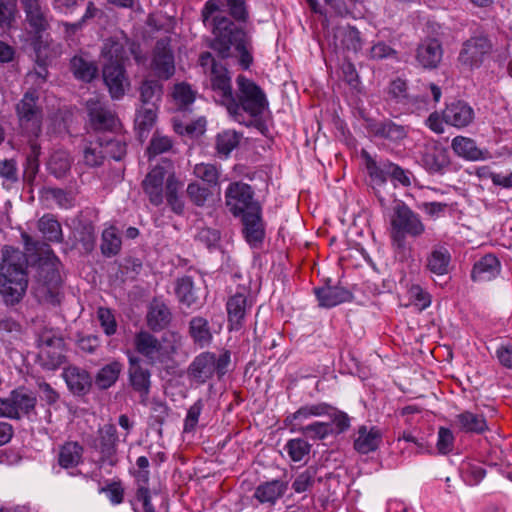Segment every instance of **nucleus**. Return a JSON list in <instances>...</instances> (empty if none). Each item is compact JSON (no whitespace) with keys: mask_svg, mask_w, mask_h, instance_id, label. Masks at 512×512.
<instances>
[{"mask_svg":"<svg viewBox=\"0 0 512 512\" xmlns=\"http://www.w3.org/2000/svg\"><path fill=\"white\" fill-rule=\"evenodd\" d=\"M27 257L19 249L6 246L2 249L0 264V294L7 304L18 303L24 296L28 279Z\"/></svg>","mask_w":512,"mask_h":512,"instance_id":"nucleus-1","label":"nucleus"},{"mask_svg":"<svg viewBox=\"0 0 512 512\" xmlns=\"http://www.w3.org/2000/svg\"><path fill=\"white\" fill-rule=\"evenodd\" d=\"M212 33L214 38L210 46L221 58L232 56L231 49L234 48L239 55V65L242 69L250 68L253 63V56L250 41L245 31L238 28L226 17H216L213 19Z\"/></svg>","mask_w":512,"mask_h":512,"instance_id":"nucleus-2","label":"nucleus"},{"mask_svg":"<svg viewBox=\"0 0 512 512\" xmlns=\"http://www.w3.org/2000/svg\"><path fill=\"white\" fill-rule=\"evenodd\" d=\"M26 13V21L30 27L28 38L36 53L37 61L46 65L49 60L57 57L60 51L57 47H51L47 39H43L42 33L48 28V21L41 10L39 0H22Z\"/></svg>","mask_w":512,"mask_h":512,"instance_id":"nucleus-3","label":"nucleus"},{"mask_svg":"<svg viewBox=\"0 0 512 512\" xmlns=\"http://www.w3.org/2000/svg\"><path fill=\"white\" fill-rule=\"evenodd\" d=\"M199 62L207 75L206 87L212 91L214 100L225 105L232 113L234 109L238 108V105L235 102L229 71L226 67L216 63L209 52L202 53Z\"/></svg>","mask_w":512,"mask_h":512,"instance_id":"nucleus-4","label":"nucleus"},{"mask_svg":"<svg viewBox=\"0 0 512 512\" xmlns=\"http://www.w3.org/2000/svg\"><path fill=\"white\" fill-rule=\"evenodd\" d=\"M181 342L182 336L176 331H167L161 340L147 331H140L134 339L137 352L146 357L151 364L170 360Z\"/></svg>","mask_w":512,"mask_h":512,"instance_id":"nucleus-5","label":"nucleus"},{"mask_svg":"<svg viewBox=\"0 0 512 512\" xmlns=\"http://www.w3.org/2000/svg\"><path fill=\"white\" fill-rule=\"evenodd\" d=\"M425 232L421 217L407 205H397L390 220V237L398 247H403L407 236L417 238Z\"/></svg>","mask_w":512,"mask_h":512,"instance_id":"nucleus-6","label":"nucleus"},{"mask_svg":"<svg viewBox=\"0 0 512 512\" xmlns=\"http://www.w3.org/2000/svg\"><path fill=\"white\" fill-rule=\"evenodd\" d=\"M225 202L229 211L236 217L261 209L259 203L254 200L251 186L244 182H233L227 187Z\"/></svg>","mask_w":512,"mask_h":512,"instance_id":"nucleus-7","label":"nucleus"},{"mask_svg":"<svg viewBox=\"0 0 512 512\" xmlns=\"http://www.w3.org/2000/svg\"><path fill=\"white\" fill-rule=\"evenodd\" d=\"M38 362L46 370H56L65 361V342L50 332L43 333L38 342Z\"/></svg>","mask_w":512,"mask_h":512,"instance_id":"nucleus-8","label":"nucleus"},{"mask_svg":"<svg viewBox=\"0 0 512 512\" xmlns=\"http://www.w3.org/2000/svg\"><path fill=\"white\" fill-rule=\"evenodd\" d=\"M239 91V101L243 109L251 116L261 115L268 107V101L263 90L252 80L243 75L236 79Z\"/></svg>","mask_w":512,"mask_h":512,"instance_id":"nucleus-9","label":"nucleus"},{"mask_svg":"<svg viewBox=\"0 0 512 512\" xmlns=\"http://www.w3.org/2000/svg\"><path fill=\"white\" fill-rule=\"evenodd\" d=\"M491 51L492 44L487 37H471L463 43L458 61L463 67L474 70L483 64L485 56L489 55Z\"/></svg>","mask_w":512,"mask_h":512,"instance_id":"nucleus-10","label":"nucleus"},{"mask_svg":"<svg viewBox=\"0 0 512 512\" xmlns=\"http://www.w3.org/2000/svg\"><path fill=\"white\" fill-rule=\"evenodd\" d=\"M37 100L36 92L28 91L16 107L21 127L34 135H38L41 130L42 113Z\"/></svg>","mask_w":512,"mask_h":512,"instance_id":"nucleus-11","label":"nucleus"},{"mask_svg":"<svg viewBox=\"0 0 512 512\" xmlns=\"http://www.w3.org/2000/svg\"><path fill=\"white\" fill-rule=\"evenodd\" d=\"M129 48L130 52L134 55V59L138 64L144 63L143 57L138 53V47L135 44L130 43L129 40L121 36L119 38L112 37L107 39L101 50V57L104 60V64H120L123 65L126 60V48Z\"/></svg>","mask_w":512,"mask_h":512,"instance_id":"nucleus-12","label":"nucleus"},{"mask_svg":"<svg viewBox=\"0 0 512 512\" xmlns=\"http://www.w3.org/2000/svg\"><path fill=\"white\" fill-rule=\"evenodd\" d=\"M419 163L429 173H442L450 163L448 151L435 141L428 142L420 152Z\"/></svg>","mask_w":512,"mask_h":512,"instance_id":"nucleus-13","label":"nucleus"},{"mask_svg":"<svg viewBox=\"0 0 512 512\" xmlns=\"http://www.w3.org/2000/svg\"><path fill=\"white\" fill-rule=\"evenodd\" d=\"M58 266L59 260L54 255L49 258L48 262L40 266L39 276L41 283H39L37 292L45 300L52 299L60 286L61 279Z\"/></svg>","mask_w":512,"mask_h":512,"instance_id":"nucleus-14","label":"nucleus"},{"mask_svg":"<svg viewBox=\"0 0 512 512\" xmlns=\"http://www.w3.org/2000/svg\"><path fill=\"white\" fill-rule=\"evenodd\" d=\"M117 442V431L113 424L107 423L98 429V438L96 440L95 447L101 453V462L103 464H116Z\"/></svg>","mask_w":512,"mask_h":512,"instance_id":"nucleus-15","label":"nucleus"},{"mask_svg":"<svg viewBox=\"0 0 512 512\" xmlns=\"http://www.w3.org/2000/svg\"><path fill=\"white\" fill-rule=\"evenodd\" d=\"M86 106L90 124L95 130H112L117 127L118 119L104 107L99 97L89 99Z\"/></svg>","mask_w":512,"mask_h":512,"instance_id":"nucleus-16","label":"nucleus"},{"mask_svg":"<svg viewBox=\"0 0 512 512\" xmlns=\"http://www.w3.org/2000/svg\"><path fill=\"white\" fill-rule=\"evenodd\" d=\"M103 80L113 99L122 98L130 85L124 67L120 64H103Z\"/></svg>","mask_w":512,"mask_h":512,"instance_id":"nucleus-17","label":"nucleus"},{"mask_svg":"<svg viewBox=\"0 0 512 512\" xmlns=\"http://www.w3.org/2000/svg\"><path fill=\"white\" fill-rule=\"evenodd\" d=\"M152 69L162 79H169L175 73L174 56L167 41H159L155 47Z\"/></svg>","mask_w":512,"mask_h":512,"instance_id":"nucleus-18","label":"nucleus"},{"mask_svg":"<svg viewBox=\"0 0 512 512\" xmlns=\"http://www.w3.org/2000/svg\"><path fill=\"white\" fill-rule=\"evenodd\" d=\"M474 118L473 108L464 101L453 102L443 110L445 123L459 129L469 126Z\"/></svg>","mask_w":512,"mask_h":512,"instance_id":"nucleus-19","label":"nucleus"},{"mask_svg":"<svg viewBox=\"0 0 512 512\" xmlns=\"http://www.w3.org/2000/svg\"><path fill=\"white\" fill-rule=\"evenodd\" d=\"M216 370V355L210 352L199 354L188 368L189 377L199 384L210 379Z\"/></svg>","mask_w":512,"mask_h":512,"instance_id":"nucleus-20","label":"nucleus"},{"mask_svg":"<svg viewBox=\"0 0 512 512\" xmlns=\"http://www.w3.org/2000/svg\"><path fill=\"white\" fill-rule=\"evenodd\" d=\"M166 170L162 166L154 167L142 182V187L152 204L158 206L163 202V184Z\"/></svg>","mask_w":512,"mask_h":512,"instance_id":"nucleus-21","label":"nucleus"},{"mask_svg":"<svg viewBox=\"0 0 512 512\" xmlns=\"http://www.w3.org/2000/svg\"><path fill=\"white\" fill-rule=\"evenodd\" d=\"M500 272V260L493 254H486L475 262L471 278L475 282H487L498 277Z\"/></svg>","mask_w":512,"mask_h":512,"instance_id":"nucleus-22","label":"nucleus"},{"mask_svg":"<svg viewBox=\"0 0 512 512\" xmlns=\"http://www.w3.org/2000/svg\"><path fill=\"white\" fill-rule=\"evenodd\" d=\"M443 49L436 39H428L422 42L416 54L418 63L426 69L436 68L442 60Z\"/></svg>","mask_w":512,"mask_h":512,"instance_id":"nucleus-23","label":"nucleus"},{"mask_svg":"<svg viewBox=\"0 0 512 512\" xmlns=\"http://www.w3.org/2000/svg\"><path fill=\"white\" fill-rule=\"evenodd\" d=\"M244 235L251 246L259 245L265 236V228L261 217V209L246 213L242 216Z\"/></svg>","mask_w":512,"mask_h":512,"instance_id":"nucleus-24","label":"nucleus"},{"mask_svg":"<svg viewBox=\"0 0 512 512\" xmlns=\"http://www.w3.org/2000/svg\"><path fill=\"white\" fill-rule=\"evenodd\" d=\"M382 440V432L378 427L360 426L354 440V448L361 454L377 450Z\"/></svg>","mask_w":512,"mask_h":512,"instance_id":"nucleus-25","label":"nucleus"},{"mask_svg":"<svg viewBox=\"0 0 512 512\" xmlns=\"http://www.w3.org/2000/svg\"><path fill=\"white\" fill-rule=\"evenodd\" d=\"M129 363L130 383L133 389L140 394L142 402H145L150 391V372L142 368L139 359L134 356L129 357Z\"/></svg>","mask_w":512,"mask_h":512,"instance_id":"nucleus-26","label":"nucleus"},{"mask_svg":"<svg viewBox=\"0 0 512 512\" xmlns=\"http://www.w3.org/2000/svg\"><path fill=\"white\" fill-rule=\"evenodd\" d=\"M451 147L457 156L469 161L486 160L488 158V152L478 148L476 142L469 137H454Z\"/></svg>","mask_w":512,"mask_h":512,"instance_id":"nucleus-27","label":"nucleus"},{"mask_svg":"<svg viewBox=\"0 0 512 512\" xmlns=\"http://www.w3.org/2000/svg\"><path fill=\"white\" fill-rule=\"evenodd\" d=\"M247 307V296L243 293H236L228 299L226 308L230 330H239L242 327Z\"/></svg>","mask_w":512,"mask_h":512,"instance_id":"nucleus-28","label":"nucleus"},{"mask_svg":"<svg viewBox=\"0 0 512 512\" xmlns=\"http://www.w3.org/2000/svg\"><path fill=\"white\" fill-rule=\"evenodd\" d=\"M8 399L16 412L12 419H20L23 415H28L34 410L37 402L35 395L24 388L13 390Z\"/></svg>","mask_w":512,"mask_h":512,"instance_id":"nucleus-29","label":"nucleus"},{"mask_svg":"<svg viewBox=\"0 0 512 512\" xmlns=\"http://www.w3.org/2000/svg\"><path fill=\"white\" fill-rule=\"evenodd\" d=\"M327 403L308 404L286 417L285 422L290 428L305 426L304 423L312 417H323L328 412Z\"/></svg>","mask_w":512,"mask_h":512,"instance_id":"nucleus-30","label":"nucleus"},{"mask_svg":"<svg viewBox=\"0 0 512 512\" xmlns=\"http://www.w3.org/2000/svg\"><path fill=\"white\" fill-rule=\"evenodd\" d=\"M319 305L325 308H331L341 303L350 301L352 294L338 286H325L315 290Z\"/></svg>","mask_w":512,"mask_h":512,"instance_id":"nucleus-31","label":"nucleus"},{"mask_svg":"<svg viewBox=\"0 0 512 512\" xmlns=\"http://www.w3.org/2000/svg\"><path fill=\"white\" fill-rule=\"evenodd\" d=\"M287 490V485L280 480H272L260 484L254 492V497L262 504L274 505Z\"/></svg>","mask_w":512,"mask_h":512,"instance_id":"nucleus-32","label":"nucleus"},{"mask_svg":"<svg viewBox=\"0 0 512 512\" xmlns=\"http://www.w3.org/2000/svg\"><path fill=\"white\" fill-rule=\"evenodd\" d=\"M454 424L466 433L481 434L488 429L487 421L483 415L464 411L455 416Z\"/></svg>","mask_w":512,"mask_h":512,"instance_id":"nucleus-33","label":"nucleus"},{"mask_svg":"<svg viewBox=\"0 0 512 512\" xmlns=\"http://www.w3.org/2000/svg\"><path fill=\"white\" fill-rule=\"evenodd\" d=\"M171 312L163 302L154 300L147 313V325L153 331L163 330L171 322Z\"/></svg>","mask_w":512,"mask_h":512,"instance_id":"nucleus-34","label":"nucleus"},{"mask_svg":"<svg viewBox=\"0 0 512 512\" xmlns=\"http://www.w3.org/2000/svg\"><path fill=\"white\" fill-rule=\"evenodd\" d=\"M63 378L74 393H85L91 386V377L88 372L75 366L65 368Z\"/></svg>","mask_w":512,"mask_h":512,"instance_id":"nucleus-35","label":"nucleus"},{"mask_svg":"<svg viewBox=\"0 0 512 512\" xmlns=\"http://www.w3.org/2000/svg\"><path fill=\"white\" fill-rule=\"evenodd\" d=\"M189 334L193 342L201 348L210 345L213 339L209 321L201 316L193 317L190 320Z\"/></svg>","mask_w":512,"mask_h":512,"instance_id":"nucleus-36","label":"nucleus"},{"mask_svg":"<svg viewBox=\"0 0 512 512\" xmlns=\"http://www.w3.org/2000/svg\"><path fill=\"white\" fill-rule=\"evenodd\" d=\"M70 69L74 77L83 82H91L98 73V67L84 55H75L70 60Z\"/></svg>","mask_w":512,"mask_h":512,"instance_id":"nucleus-37","label":"nucleus"},{"mask_svg":"<svg viewBox=\"0 0 512 512\" xmlns=\"http://www.w3.org/2000/svg\"><path fill=\"white\" fill-rule=\"evenodd\" d=\"M83 447L76 441L65 442L59 448L58 463L64 469L76 467L82 461Z\"/></svg>","mask_w":512,"mask_h":512,"instance_id":"nucleus-38","label":"nucleus"},{"mask_svg":"<svg viewBox=\"0 0 512 512\" xmlns=\"http://www.w3.org/2000/svg\"><path fill=\"white\" fill-rule=\"evenodd\" d=\"M157 119V107L143 106L137 111L135 128L139 137H146Z\"/></svg>","mask_w":512,"mask_h":512,"instance_id":"nucleus-39","label":"nucleus"},{"mask_svg":"<svg viewBox=\"0 0 512 512\" xmlns=\"http://www.w3.org/2000/svg\"><path fill=\"white\" fill-rule=\"evenodd\" d=\"M290 432L301 433L302 435L314 440H323L327 436L333 434V428L331 427V424L326 421H316L305 426L290 428Z\"/></svg>","mask_w":512,"mask_h":512,"instance_id":"nucleus-40","label":"nucleus"},{"mask_svg":"<svg viewBox=\"0 0 512 512\" xmlns=\"http://www.w3.org/2000/svg\"><path fill=\"white\" fill-rule=\"evenodd\" d=\"M38 229L43 237L50 242H62L63 234L60 223L50 214L42 216L38 221Z\"/></svg>","mask_w":512,"mask_h":512,"instance_id":"nucleus-41","label":"nucleus"},{"mask_svg":"<svg viewBox=\"0 0 512 512\" xmlns=\"http://www.w3.org/2000/svg\"><path fill=\"white\" fill-rule=\"evenodd\" d=\"M163 88L155 80H145L140 86V99L143 106L157 107L161 100Z\"/></svg>","mask_w":512,"mask_h":512,"instance_id":"nucleus-42","label":"nucleus"},{"mask_svg":"<svg viewBox=\"0 0 512 512\" xmlns=\"http://www.w3.org/2000/svg\"><path fill=\"white\" fill-rule=\"evenodd\" d=\"M241 135L234 130H224L216 136V151L220 156L228 157L239 145Z\"/></svg>","mask_w":512,"mask_h":512,"instance_id":"nucleus-43","label":"nucleus"},{"mask_svg":"<svg viewBox=\"0 0 512 512\" xmlns=\"http://www.w3.org/2000/svg\"><path fill=\"white\" fill-rule=\"evenodd\" d=\"M41 198L47 205L54 203L64 209L70 208L74 204L72 195L59 188H43L41 190Z\"/></svg>","mask_w":512,"mask_h":512,"instance_id":"nucleus-44","label":"nucleus"},{"mask_svg":"<svg viewBox=\"0 0 512 512\" xmlns=\"http://www.w3.org/2000/svg\"><path fill=\"white\" fill-rule=\"evenodd\" d=\"M122 365L118 361H113L102 367L96 375L95 383L101 389L111 387L118 379Z\"/></svg>","mask_w":512,"mask_h":512,"instance_id":"nucleus-45","label":"nucleus"},{"mask_svg":"<svg viewBox=\"0 0 512 512\" xmlns=\"http://www.w3.org/2000/svg\"><path fill=\"white\" fill-rule=\"evenodd\" d=\"M206 124L207 122L204 117H199L190 123H183L178 119L173 120L175 132L180 135H186L190 138H196L203 135L206 130Z\"/></svg>","mask_w":512,"mask_h":512,"instance_id":"nucleus-46","label":"nucleus"},{"mask_svg":"<svg viewBox=\"0 0 512 512\" xmlns=\"http://www.w3.org/2000/svg\"><path fill=\"white\" fill-rule=\"evenodd\" d=\"M121 249V238L114 226H109L103 230L101 251L103 255L110 257L119 253Z\"/></svg>","mask_w":512,"mask_h":512,"instance_id":"nucleus-47","label":"nucleus"},{"mask_svg":"<svg viewBox=\"0 0 512 512\" xmlns=\"http://www.w3.org/2000/svg\"><path fill=\"white\" fill-rule=\"evenodd\" d=\"M71 167V159L67 152L57 151L53 153L48 162V169L57 178L63 177Z\"/></svg>","mask_w":512,"mask_h":512,"instance_id":"nucleus-48","label":"nucleus"},{"mask_svg":"<svg viewBox=\"0 0 512 512\" xmlns=\"http://www.w3.org/2000/svg\"><path fill=\"white\" fill-rule=\"evenodd\" d=\"M375 134L389 141L397 142L406 137L407 131L405 127L388 121L377 125Z\"/></svg>","mask_w":512,"mask_h":512,"instance_id":"nucleus-49","label":"nucleus"},{"mask_svg":"<svg viewBox=\"0 0 512 512\" xmlns=\"http://www.w3.org/2000/svg\"><path fill=\"white\" fill-rule=\"evenodd\" d=\"M450 258L446 249L434 250L428 258V268L437 275H444L448 272Z\"/></svg>","mask_w":512,"mask_h":512,"instance_id":"nucleus-50","label":"nucleus"},{"mask_svg":"<svg viewBox=\"0 0 512 512\" xmlns=\"http://www.w3.org/2000/svg\"><path fill=\"white\" fill-rule=\"evenodd\" d=\"M389 163V161H386L378 165L370 156H366V168L375 185H384L386 183L387 177L390 175Z\"/></svg>","mask_w":512,"mask_h":512,"instance_id":"nucleus-51","label":"nucleus"},{"mask_svg":"<svg viewBox=\"0 0 512 512\" xmlns=\"http://www.w3.org/2000/svg\"><path fill=\"white\" fill-rule=\"evenodd\" d=\"M176 296L178 300L187 307L192 306L196 302L193 282L189 277L181 278L177 281Z\"/></svg>","mask_w":512,"mask_h":512,"instance_id":"nucleus-52","label":"nucleus"},{"mask_svg":"<svg viewBox=\"0 0 512 512\" xmlns=\"http://www.w3.org/2000/svg\"><path fill=\"white\" fill-rule=\"evenodd\" d=\"M310 449L311 445L302 438L290 439L285 445L287 454L294 462L302 461L308 456Z\"/></svg>","mask_w":512,"mask_h":512,"instance_id":"nucleus-53","label":"nucleus"},{"mask_svg":"<svg viewBox=\"0 0 512 512\" xmlns=\"http://www.w3.org/2000/svg\"><path fill=\"white\" fill-rule=\"evenodd\" d=\"M195 177L201 179L209 186L218 185L220 176L219 169L216 165L210 163L196 164L193 170Z\"/></svg>","mask_w":512,"mask_h":512,"instance_id":"nucleus-54","label":"nucleus"},{"mask_svg":"<svg viewBox=\"0 0 512 512\" xmlns=\"http://www.w3.org/2000/svg\"><path fill=\"white\" fill-rule=\"evenodd\" d=\"M328 412L325 416L329 418L327 421L333 428V434H339L346 431L350 426V419L348 415L342 411L337 410L328 404Z\"/></svg>","mask_w":512,"mask_h":512,"instance_id":"nucleus-55","label":"nucleus"},{"mask_svg":"<svg viewBox=\"0 0 512 512\" xmlns=\"http://www.w3.org/2000/svg\"><path fill=\"white\" fill-rule=\"evenodd\" d=\"M84 163L90 167H96L103 163L105 158L102 142H90L83 153Z\"/></svg>","mask_w":512,"mask_h":512,"instance_id":"nucleus-56","label":"nucleus"},{"mask_svg":"<svg viewBox=\"0 0 512 512\" xmlns=\"http://www.w3.org/2000/svg\"><path fill=\"white\" fill-rule=\"evenodd\" d=\"M104 493L112 505H119L124 500L125 489L120 481H112L99 489Z\"/></svg>","mask_w":512,"mask_h":512,"instance_id":"nucleus-57","label":"nucleus"},{"mask_svg":"<svg viewBox=\"0 0 512 512\" xmlns=\"http://www.w3.org/2000/svg\"><path fill=\"white\" fill-rule=\"evenodd\" d=\"M173 99L182 108L194 102L195 93L188 84H177L174 87Z\"/></svg>","mask_w":512,"mask_h":512,"instance_id":"nucleus-58","label":"nucleus"},{"mask_svg":"<svg viewBox=\"0 0 512 512\" xmlns=\"http://www.w3.org/2000/svg\"><path fill=\"white\" fill-rule=\"evenodd\" d=\"M408 294L411 303L419 310H424L431 305V296L419 285H412L408 290Z\"/></svg>","mask_w":512,"mask_h":512,"instance_id":"nucleus-59","label":"nucleus"},{"mask_svg":"<svg viewBox=\"0 0 512 512\" xmlns=\"http://www.w3.org/2000/svg\"><path fill=\"white\" fill-rule=\"evenodd\" d=\"M454 434L453 432L445 427H440L438 430V437L436 447L439 453L448 454L453 450L454 447Z\"/></svg>","mask_w":512,"mask_h":512,"instance_id":"nucleus-60","label":"nucleus"},{"mask_svg":"<svg viewBox=\"0 0 512 512\" xmlns=\"http://www.w3.org/2000/svg\"><path fill=\"white\" fill-rule=\"evenodd\" d=\"M172 147V141L170 138L166 136H159L155 135L151 142L149 147L147 148V154L149 159L167 152Z\"/></svg>","mask_w":512,"mask_h":512,"instance_id":"nucleus-61","label":"nucleus"},{"mask_svg":"<svg viewBox=\"0 0 512 512\" xmlns=\"http://www.w3.org/2000/svg\"><path fill=\"white\" fill-rule=\"evenodd\" d=\"M388 168L390 169L389 177L395 182L394 186L400 184L404 187H409L412 184L413 174L410 171L404 170L394 163H389Z\"/></svg>","mask_w":512,"mask_h":512,"instance_id":"nucleus-62","label":"nucleus"},{"mask_svg":"<svg viewBox=\"0 0 512 512\" xmlns=\"http://www.w3.org/2000/svg\"><path fill=\"white\" fill-rule=\"evenodd\" d=\"M133 509L135 512H156L150 502V492L147 487L138 488Z\"/></svg>","mask_w":512,"mask_h":512,"instance_id":"nucleus-63","label":"nucleus"},{"mask_svg":"<svg viewBox=\"0 0 512 512\" xmlns=\"http://www.w3.org/2000/svg\"><path fill=\"white\" fill-rule=\"evenodd\" d=\"M187 195L194 204L203 206L210 195V191L208 188L192 182L187 187Z\"/></svg>","mask_w":512,"mask_h":512,"instance_id":"nucleus-64","label":"nucleus"}]
</instances>
